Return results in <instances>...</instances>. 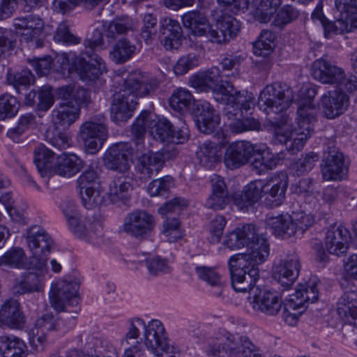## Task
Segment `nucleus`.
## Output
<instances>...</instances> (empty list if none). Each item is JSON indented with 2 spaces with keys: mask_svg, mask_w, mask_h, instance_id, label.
I'll return each mask as SVG.
<instances>
[{
  "mask_svg": "<svg viewBox=\"0 0 357 357\" xmlns=\"http://www.w3.org/2000/svg\"><path fill=\"white\" fill-rule=\"evenodd\" d=\"M224 244L231 250L246 247L251 250L233 255L229 260L234 289L237 292L252 294L251 303L255 310L269 316L277 314L282 307L278 296L268 290L254 289L259 277L258 266L264 263L270 254L269 244L264 235L255 225L247 224L230 232Z\"/></svg>",
  "mask_w": 357,
  "mask_h": 357,
  "instance_id": "nucleus-1",
  "label": "nucleus"
},
{
  "mask_svg": "<svg viewBox=\"0 0 357 357\" xmlns=\"http://www.w3.org/2000/svg\"><path fill=\"white\" fill-rule=\"evenodd\" d=\"M159 85L154 77H147L140 71H135L124 80L123 89L114 95L110 114L112 119L116 122L128 121L138 104L137 97L150 96Z\"/></svg>",
  "mask_w": 357,
  "mask_h": 357,
  "instance_id": "nucleus-2",
  "label": "nucleus"
},
{
  "mask_svg": "<svg viewBox=\"0 0 357 357\" xmlns=\"http://www.w3.org/2000/svg\"><path fill=\"white\" fill-rule=\"evenodd\" d=\"M146 130L161 142L183 144L188 137V128L184 123L178 127L167 119H160L153 113L143 111L131 127L137 153L144 151V138Z\"/></svg>",
  "mask_w": 357,
  "mask_h": 357,
  "instance_id": "nucleus-3",
  "label": "nucleus"
},
{
  "mask_svg": "<svg viewBox=\"0 0 357 357\" xmlns=\"http://www.w3.org/2000/svg\"><path fill=\"white\" fill-rule=\"evenodd\" d=\"M182 21L192 34L204 36L208 41L218 44L236 37L241 30L240 22L229 15L220 16L216 21L215 29H213L206 17L197 10L185 13Z\"/></svg>",
  "mask_w": 357,
  "mask_h": 357,
  "instance_id": "nucleus-4",
  "label": "nucleus"
},
{
  "mask_svg": "<svg viewBox=\"0 0 357 357\" xmlns=\"http://www.w3.org/2000/svg\"><path fill=\"white\" fill-rule=\"evenodd\" d=\"M294 96L292 89L285 84L275 82L267 85L259 97V106L269 117L265 126L270 128L274 126H286L289 116L284 111L290 107Z\"/></svg>",
  "mask_w": 357,
  "mask_h": 357,
  "instance_id": "nucleus-5",
  "label": "nucleus"
},
{
  "mask_svg": "<svg viewBox=\"0 0 357 357\" xmlns=\"http://www.w3.org/2000/svg\"><path fill=\"white\" fill-rule=\"evenodd\" d=\"M90 91L84 87L72 85L59 87L56 96L60 102L52 111V121L54 125L69 127L79 117L81 107L91 102Z\"/></svg>",
  "mask_w": 357,
  "mask_h": 357,
  "instance_id": "nucleus-6",
  "label": "nucleus"
},
{
  "mask_svg": "<svg viewBox=\"0 0 357 357\" xmlns=\"http://www.w3.org/2000/svg\"><path fill=\"white\" fill-rule=\"evenodd\" d=\"M104 45L103 33L99 29H95L90 38L84 40V45L89 48L82 55L75 56L70 63V70L78 75L85 82H94L106 72L103 59L93 50Z\"/></svg>",
  "mask_w": 357,
  "mask_h": 357,
  "instance_id": "nucleus-7",
  "label": "nucleus"
},
{
  "mask_svg": "<svg viewBox=\"0 0 357 357\" xmlns=\"http://www.w3.org/2000/svg\"><path fill=\"white\" fill-rule=\"evenodd\" d=\"M141 328L145 329L144 344L148 349L157 356H162L163 353H169L170 347L167 342L165 328L158 320H153L147 326L140 319L131 320L130 328L126 333V340L138 337Z\"/></svg>",
  "mask_w": 357,
  "mask_h": 357,
  "instance_id": "nucleus-8",
  "label": "nucleus"
},
{
  "mask_svg": "<svg viewBox=\"0 0 357 357\" xmlns=\"http://www.w3.org/2000/svg\"><path fill=\"white\" fill-rule=\"evenodd\" d=\"M216 100L225 105V116L234 120L243 117V110L247 112L250 109L255 98L252 93L238 91L231 84H227V87L218 89Z\"/></svg>",
  "mask_w": 357,
  "mask_h": 357,
  "instance_id": "nucleus-9",
  "label": "nucleus"
},
{
  "mask_svg": "<svg viewBox=\"0 0 357 357\" xmlns=\"http://www.w3.org/2000/svg\"><path fill=\"white\" fill-rule=\"evenodd\" d=\"M212 350L215 357H263L259 349L246 336L229 334Z\"/></svg>",
  "mask_w": 357,
  "mask_h": 357,
  "instance_id": "nucleus-10",
  "label": "nucleus"
},
{
  "mask_svg": "<svg viewBox=\"0 0 357 357\" xmlns=\"http://www.w3.org/2000/svg\"><path fill=\"white\" fill-rule=\"evenodd\" d=\"M155 225V218L151 213L137 209L125 217L122 231L137 240H144L152 232Z\"/></svg>",
  "mask_w": 357,
  "mask_h": 357,
  "instance_id": "nucleus-11",
  "label": "nucleus"
},
{
  "mask_svg": "<svg viewBox=\"0 0 357 357\" xmlns=\"http://www.w3.org/2000/svg\"><path fill=\"white\" fill-rule=\"evenodd\" d=\"M105 118L101 116L98 119H91L80 127V137L89 153L94 154L102 146L107 137Z\"/></svg>",
  "mask_w": 357,
  "mask_h": 357,
  "instance_id": "nucleus-12",
  "label": "nucleus"
},
{
  "mask_svg": "<svg viewBox=\"0 0 357 357\" xmlns=\"http://www.w3.org/2000/svg\"><path fill=\"white\" fill-rule=\"evenodd\" d=\"M264 151L248 141H237L227 147L224 162L228 169H235L246 164L254 155H261Z\"/></svg>",
  "mask_w": 357,
  "mask_h": 357,
  "instance_id": "nucleus-13",
  "label": "nucleus"
},
{
  "mask_svg": "<svg viewBox=\"0 0 357 357\" xmlns=\"http://www.w3.org/2000/svg\"><path fill=\"white\" fill-rule=\"evenodd\" d=\"M79 284L76 282L59 281L50 290L52 306L58 312L65 311L68 305H77Z\"/></svg>",
  "mask_w": 357,
  "mask_h": 357,
  "instance_id": "nucleus-14",
  "label": "nucleus"
},
{
  "mask_svg": "<svg viewBox=\"0 0 357 357\" xmlns=\"http://www.w3.org/2000/svg\"><path fill=\"white\" fill-rule=\"evenodd\" d=\"M133 155L134 149L129 142L116 143L105 152L104 164L110 170L125 174L130 169Z\"/></svg>",
  "mask_w": 357,
  "mask_h": 357,
  "instance_id": "nucleus-15",
  "label": "nucleus"
},
{
  "mask_svg": "<svg viewBox=\"0 0 357 357\" xmlns=\"http://www.w3.org/2000/svg\"><path fill=\"white\" fill-rule=\"evenodd\" d=\"M15 28L22 30V41L30 43L33 48H40L43 46V40L40 37L43 32V22L36 15H28L15 19Z\"/></svg>",
  "mask_w": 357,
  "mask_h": 357,
  "instance_id": "nucleus-16",
  "label": "nucleus"
},
{
  "mask_svg": "<svg viewBox=\"0 0 357 357\" xmlns=\"http://www.w3.org/2000/svg\"><path fill=\"white\" fill-rule=\"evenodd\" d=\"M218 139V142L205 141L200 144L197 156L202 165L211 168L216 162L220 160L222 149L228 142L227 135L223 132H217L214 135Z\"/></svg>",
  "mask_w": 357,
  "mask_h": 357,
  "instance_id": "nucleus-17",
  "label": "nucleus"
},
{
  "mask_svg": "<svg viewBox=\"0 0 357 357\" xmlns=\"http://www.w3.org/2000/svg\"><path fill=\"white\" fill-rule=\"evenodd\" d=\"M300 260L297 255L292 254L280 260L274 266L273 278L282 286L289 287L299 275Z\"/></svg>",
  "mask_w": 357,
  "mask_h": 357,
  "instance_id": "nucleus-18",
  "label": "nucleus"
},
{
  "mask_svg": "<svg viewBox=\"0 0 357 357\" xmlns=\"http://www.w3.org/2000/svg\"><path fill=\"white\" fill-rule=\"evenodd\" d=\"M311 71L313 77L323 84H337L344 77L343 68L324 59L315 60Z\"/></svg>",
  "mask_w": 357,
  "mask_h": 357,
  "instance_id": "nucleus-19",
  "label": "nucleus"
},
{
  "mask_svg": "<svg viewBox=\"0 0 357 357\" xmlns=\"http://www.w3.org/2000/svg\"><path fill=\"white\" fill-rule=\"evenodd\" d=\"M324 165L321 167L322 176L324 180H340L347 172L342 153L335 149H330L324 153Z\"/></svg>",
  "mask_w": 357,
  "mask_h": 357,
  "instance_id": "nucleus-20",
  "label": "nucleus"
},
{
  "mask_svg": "<svg viewBox=\"0 0 357 357\" xmlns=\"http://www.w3.org/2000/svg\"><path fill=\"white\" fill-rule=\"evenodd\" d=\"M159 38L166 50H178L184 38L179 22L171 18L164 19L161 22Z\"/></svg>",
  "mask_w": 357,
  "mask_h": 357,
  "instance_id": "nucleus-21",
  "label": "nucleus"
},
{
  "mask_svg": "<svg viewBox=\"0 0 357 357\" xmlns=\"http://www.w3.org/2000/svg\"><path fill=\"white\" fill-rule=\"evenodd\" d=\"M284 126H274L273 140L275 143L284 144L289 153L294 155L301 151L310 137L297 130H284Z\"/></svg>",
  "mask_w": 357,
  "mask_h": 357,
  "instance_id": "nucleus-22",
  "label": "nucleus"
},
{
  "mask_svg": "<svg viewBox=\"0 0 357 357\" xmlns=\"http://www.w3.org/2000/svg\"><path fill=\"white\" fill-rule=\"evenodd\" d=\"M349 103V96L343 91H328L321 98L322 112L327 119H335L347 109Z\"/></svg>",
  "mask_w": 357,
  "mask_h": 357,
  "instance_id": "nucleus-23",
  "label": "nucleus"
},
{
  "mask_svg": "<svg viewBox=\"0 0 357 357\" xmlns=\"http://www.w3.org/2000/svg\"><path fill=\"white\" fill-rule=\"evenodd\" d=\"M199 112L195 120V123L199 130L205 134H212L222 132L219 129L220 115L208 102H203L197 106Z\"/></svg>",
  "mask_w": 357,
  "mask_h": 357,
  "instance_id": "nucleus-24",
  "label": "nucleus"
},
{
  "mask_svg": "<svg viewBox=\"0 0 357 357\" xmlns=\"http://www.w3.org/2000/svg\"><path fill=\"white\" fill-rule=\"evenodd\" d=\"M269 185L265 183L263 180H255L250 182L239 195L234 197V203L241 211H247L249 207L253 206L261 198L265 188Z\"/></svg>",
  "mask_w": 357,
  "mask_h": 357,
  "instance_id": "nucleus-25",
  "label": "nucleus"
},
{
  "mask_svg": "<svg viewBox=\"0 0 357 357\" xmlns=\"http://www.w3.org/2000/svg\"><path fill=\"white\" fill-rule=\"evenodd\" d=\"M351 238L349 231L343 227H331L326 236L325 246L327 251L335 255L345 253Z\"/></svg>",
  "mask_w": 357,
  "mask_h": 357,
  "instance_id": "nucleus-26",
  "label": "nucleus"
},
{
  "mask_svg": "<svg viewBox=\"0 0 357 357\" xmlns=\"http://www.w3.org/2000/svg\"><path fill=\"white\" fill-rule=\"evenodd\" d=\"M317 113L316 106L312 100L304 101L297 109L296 120L298 127L294 130H299L301 133L310 137L314 132Z\"/></svg>",
  "mask_w": 357,
  "mask_h": 357,
  "instance_id": "nucleus-27",
  "label": "nucleus"
},
{
  "mask_svg": "<svg viewBox=\"0 0 357 357\" xmlns=\"http://www.w3.org/2000/svg\"><path fill=\"white\" fill-rule=\"evenodd\" d=\"M164 154L160 152L148 151L138 156L137 169L142 178H150L163 167Z\"/></svg>",
  "mask_w": 357,
  "mask_h": 357,
  "instance_id": "nucleus-28",
  "label": "nucleus"
},
{
  "mask_svg": "<svg viewBox=\"0 0 357 357\" xmlns=\"http://www.w3.org/2000/svg\"><path fill=\"white\" fill-rule=\"evenodd\" d=\"M264 189L265 195L264 204L267 207L273 208L279 206L284 202L285 192L287 188V176L282 174L281 177L275 178L272 184Z\"/></svg>",
  "mask_w": 357,
  "mask_h": 357,
  "instance_id": "nucleus-29",
  "label": "nucleus"
},
{
  "mask_svg": "<svg viewBox=\"0 0 357 357\" xmlns=\"http://www.w3.org/2000/svg\"><path fill=\"white\" fill-rule=\"evenodd\" d=\"M0 321L10 328H20L24 324V317L20 303L14 299L7 300L0 308Z\"/></svg>",
  "mask_w": 357,
  "mask_h": 357,
  "instance_id": "nucleus-30",
  "label": "nucleus"
},
{
  "mask_svg": "<svg viewBox=\"0 0 357 357\" xmlns=\"http://www.w3.org/2000/svg\"><path fill=\"white\" fill-rule=\"evenodd\" d=\"M337 311L346 322L357 327V291L345 292L339 299Z\"/></svg>",
  "mask_w": 357,
  "mask_h": 357,
  "instance_id": "nucleus-31",
  "label": "nucleus"
},
{
  "mask_svg": "<svg viewBox=\"0 0 357 357\" xmlns=\"http://www.w3.org/2000/svg\"><path fill=\"white\" fill-rule=\"evenodd\" d=\"M82 168L83 162L75 154H63L58 158L53 172L61 176L71 177Z\"/></svg>",
  "mask_w": 357,
  "mask_h": 357,
  "instance_id": "nucleus-32",
  "label": "nucleus"
},
{
  "mask_svg": "<svg viewBox=\"0 0 357 357\" xmlns=\"http://www.w3.org/2000/svg\"><path fill=\"white\" fill-rule=\"evenodd\" d=\"M268 225L277 237L286 239L296 234V226L292 222L291 215L288 213L269 218Z\"/></svg>",
  "mask_w": 357,
  "mask_h": 357,
  "instance_id": "nucleus-33",
  "label": "nucleus"
},
{
  "mask_svg": "<svg viewBox=\"0 0 357 357\" xmlns=\"http://www.w3.org/2000/svg\"><path fill=\"white\" fill-rule=\"evenodd\" d=\"M319 291L314 283L299 284L295 294L290 296L289 307L294 309L303 307L305 303H313L318 300Z\"/></svg>",
  "mask_w": 357,
  "mask_h": 357,
  "instance_id": "nucleus-34",
  "label": "nucleus"
},
{
  "mask_svg": "<svg viewBox=\"0 0 357 357\" xmlns=\"http://www.w3.org/2000/svg\"><path fill=\"white\" fill-rule=\"evenodd\" d=\"M0 355L2 357H26L27 347L15 336H0Z\"/></svg>",
  "mask_w": 357,
  "mask_h": 357,
  "instance_id": "nucleus-35",
  "label": "nucleus"
},
{
  "mask_svg": "<svg viewBox=\"0 0 357 357\" xmlns=\"http://www.w3.org/2000/svg\"><path fill=\"white\" fill-rule=\"evenodd\" d=\"M134 23L131 17L128 15L116 17L108 23L105 22L103 30L107 38L115 40L121 35L126 34L129 31H132Z\"/></svg>",
  "mask_w": 357,
  "mask_h": 357,
  "instance_id": "nucleus-36",
  "label": "nucleus"
},
{
  "mask_svg": "<svg viewBox=\"0 0 357 357\" xmlns=\"http://www.w3.org/2000/svg\"><path fill=\"white\" fill-rule=\"evenodd\" d=\"M132 185L121 176L115 177L109 184L108 197L112 203L125 204L130 199Z\"/></svg>",
  "mask_w": 357,
  "mask_h": 357,
  "instance_id": "nucleus-37",
  "label": "nucleus"
},
{
  "mask_svg": "<svg viewBox=\"0 0 357 357\" xmlns=\"http://www.w3.org/2000/svg\"><path fill=\"white\" fill-rule=\"evenodd\" d=\"M137 50V46L132 42L122 38L113 45L109 54L115 63L123 64L135 56Z\"/></svg>",
  "mask_w": 357,
  "mask_h": 357,
  "instance_id": "nucleus-38",
  "label": "nucleus"
},
{
  "mask_svg": "<svg viewBox=\"0 0 357 357\" xmlns=\"http://www.w3.org/2000/svg\"><path fill=\"white\" fill-rule=\"evenodd\" d=\"M54 160V153L44 145L40 144L34 150V162L40 175L44 177L53 172L52 163Z\"/></svg>",
  "mask_w": 357,
  "mask_h": 357,
  "instance_id": "nucleus-39",
  "label": "nucleus"
},
{
  "mask_svg": "<svg viewBox=\"0 0 357 357\" xmlns=\"http://www.w3.org/2000/svg\"><path fill=\"white\" fill-rule=\"evenodd\" d=\"M74 234L80 238L90 237L91 234H100L102 231V222L94 218L93 215H87L84 221H79L77 218V222L70 227Z\"/></svg>",
  "mask_w": 357,
  "mask_h": 357,
  "instance_id": "nucleus-40",
  "label": "nucleus"
},
{
  "mask_svg": "<svg viewBox=\"0 0 357 357\" xmlns=\"http://www.w3.org/2000/svg\"><path fill=\"white\" fill-rule=\"evenodd\" d=\"M195 104V99L190 91L183 89H177L169 98V105L179 113H187Z\"/></svg>",
  "mask_w": 357,
  "mask_h": 357,
  "instance_id": "nucleus-41",
  "label": "nucleus"
},
{
  "mask_svg": "<svg viewBox=\"0 0 357 357\" xmlns=\"http://www.w3.org/2000/svg\"><path fill=\"white\" fill-rule=\"evenodd\" d=\"M43 287L42 278L36 273H30L26 280H16L13 287V292L15 295H22L31 291H39Z\"/></svg>",
  "mask_w": 357,
  "mask_h": 357,
  "instance_id": "nucleus-42",
  "label": "nucleus"
},
{
  "mask_svg": "<svg viewBox=\"0 0 357 357\" xmlns=\"http://www.w3.org/2000/svg\"><path fill=\"white\" fill-rule=\"evenodd\" d=\"M273 33L267 30L261 31L258 40L253 44V52L257 56L266 57L273 50L274 47Z\"/></svg>",
  "mask_w": 357,
  "mask_h": 357,
  "instance_id": "nucleus-43",
  "label": "nucleus"
},
{
  "mask_svg": "<svg viewBox=\"0 0 357 357\" xmlns=\"http://www.w3.org/2000/svg\"><path fill=\"white\" fill-rule=\"evenodd\" d=\"M26 255L22 248H13L0 258V264L22 268L26 266Z\"/></svg>",
  "mask_w": 357,
  "mask_h": 357,
  "instance_id": "nucleus-44",
  "label": "nucleus"
},
{
  "mask_svg": "<svg viewBox=\"0 0 357 357\" xmlns=\"http://www.w3.org/2000/svg\"><path fill=\"white\" fill-rule=\"evenodd\" d=\"M19 108L20 103L13 96L5 93L0 96V120L15 116Z\"/></svg>",
  "mask_w": 357,
  "mask_h": 357,
  "instance_id": "nucleus-45",
  "label": "nucleus"
},
{
  "mask_svg": "<svg viewBox=\"0 0 357 357\" xmlns=\"http://www.w3.org/2000/svg\"><path fill=\"white\" fill-rule=\"evenodd\" d=\"M8 82L13 85L17 93H20V87H27L34 82V76L29 69H23L15 73H8Z\"/></svg>",
  "mask_w": 357,
  "mask_h": 357,
  "instance_id": "nucleus-46",
  "label": "nucleus"
},
{
  "mask_svg": "<svg viewBox=\"0 0 357 357\" xmlns=\"http://www.w3.org/2000/svg\"><path fill=\"white\" fill-rule=\"evenodd\" d=\"M195 271L201 280L212 287H222L225 284L222 275L215 268L197 266Z\"/></svg>",
  "mask_w": 357,
  "mask_h": 357,
  "instance_id": "nucleus-47",
  "label": "nucleus"
},
{
  "mask_svg": "<svg viewBox=\"0 0 357 357\" xmlns=\"http://www.w3.org/2000/svg\"><path fill=\"white\" fill-rule=\"evenodd\" d=\"M49 234L40 227L32 226L27 232L26 242L33 255H38L40 243L45 239Z\"/></svg>",
  "mask_w": 357,
  "mask_h": 357,
  "instance_id": "nucleus-48",
  "label": "nucleus"
},
{
  "mask_svg": "<svg viewBox=\"0 0 357 357\" xmlns=\"http://www.w3.org/2000/svg\"><path fill=\"white\" fill-rule=\"evenodd\" d=\"M55 41L61 42L67 45H76L81 43V38L72 33L66 21L61 22L54 36Z\"/></svg>",
  "mask_w": 357,
  "mask_h": 357,
  "instance_id": "nucleus-49",
  "label": "nucleus"
},
{
  "mask_svg": "<svg viewBox=\"0 0 357 357\" xmlns=\"http://www.w3.org/2000/svg\"><path fill=\"white\" fill-rule=\"evenodd\" d=\"M299 11L290 5L282 7L277 13L275 19L276 26L283 28L288 24L295 21L299 16Z\"/></svg>",
  "mask_w": 357,
  "mask_h": 357,
  "instance_id": "nucleus-50",
  "label": "nucleus"
},
{
  "mask_svg": "<svg viewBox=\"0 0 357 357\" xmlns=\"http://www.w3.org/2000/svg\"><path fill=\"white\" fill-rule=\"evenodd\" d=\"M172 183V178L169 176L155 179L148 185L149 194L153 196H162L168 192Z\"/></svg>",
  "mask_w": 357,
  "mask_h": 357,
  "instance_id": "nucleus-51",
  "label": "nucleus"
},
{
  "mask_svg": "<svg viewBox=\"0 0 357 357\" xmlns=\"http://www.w3.org/2000/svg\"><path fill=\"white\" fill-rule=\"evenodd\" d=\"M229 124L233 132L241 133L247 130H259L261 129L260 122L254 118H246L241 119L238 118Z\"/></svg>",
  "mask_w": 357,
  "mask_h": 357,
  "instance_id": "nucleus-52",
  "label": "nucleus"
},
{
  "mask_svg": "<svg viewBox=\"0 0 357 357\" xmlns=\"http://www.w3.org/2000/svg\"><path fill=\"white\" fill-rule=\"evenodd\" d=\"M46 139L50 145L58 150H65L70 146V139L68 135L63 132H59L58 130L48 132Z\"/></svg>",
  "mask_w": 357,
  "mask_h": 357,
  "instance_id": "nucleus-53",
  "label": "nucleus"
},
{
  "mask_svg": "<svg viewBox=\"0 0 357 357\" xmlns=\"http://www.w3.org/2000/svg\"><path fill=\"white\" fill-rule=\"evenodd\" d=\"M198 65V58L193 54L181 56L174 67L176 75H183Z\"/></svg>",
  "mask_w": 357,
  "mask_h": 357,
  "instance_id": "nucleus-54",
  "label": "nucleus"
},
{
  "mask_svg": "<svg viewBox=\"0 0 357 357\" xmlns=\"http://www.w3.org/2000/svg\"><path fill=\"white\" fill-rule=\"evenodd\" d=\"M291 215L292 222L296 226V233L300 231L303 234L314 222V218L312 215L303 211L294 213Z\"/></svg>",
  "mask_w": 357,
  "mask_h": 357,
  "instance_id": "nucleus-55",
  "label": "nucleus"
},
{
  "mask_svg": "<svg viewBox=\"0 0 357 357\" xmlns=\"http://www.w3.org/2000/svg\"><path fill=\"white\" fill-rule=\"evenodd\" d=\"M202 73L204 76V78L206 79V82L209 85L211 90L215 95V99L217 100V92L218 91V89L221 87H227V84L230 83L226 82L225 85L219 84L221 81L220 71L219 68L216 67H213Z\"/></svg>",
  "mask_w": 357,
  "mask_h": 357,
  "instance_id": "nucleus-56",
  "label": "nucleus"
},
{
  "mask_svg": "<svg viewBox=\"0 0 357 357\" xmlns=\"http://www.w3.org/2000/svg\"><path fill=\"white\" fill-rule=\"evenodd\" d=\"M180 222L176 218L167 219L163 223V234L167 240L173 243L182 236L179 229Z\"/></svg>",
  "mask_w": 357,
  "mask_h": 357,
  "instance_id": "nucleus-57",
  "label": "nucleus"
},
{
  "mask_svg": "<svg viewBox=\"0 0 357 357\" xmlns=\"http://www.w3.org/2000/svg\"><path fill=\"white\" fill-rule=\"evenodd\" d=\"M37 110L47 112L54 103V98L50 86H44L38 91Z\"/></svg>",
  "mask_w": 357,
  "mask_h": 357,
  "instance_id": "nucleus-58",
  "label": "nucleus"
},
{
  "mask_svg": "<svg viewBox=\"0 0 357 357\" xmlns=\"http://www.w3.org/2000/svg\"><path fill=\"white\" fill-rule=\"evenodd\" d=\"M230 201V197L211 192L205 202L204 206L207 208L214 211L223 210L229 204Z\"/></svg>",
  "mask_w": 357,
  "mask_h": 357,
  "instance_id": "nucleus-59",
  "label": "nucleus"
},
{
  "mask_svg": "<svg viewBox=\"0 0 357 357\" xmlns=\"http://www.w3.org/2000/svg\"><path fill=\"white\" fill-rule=\"evenodd\" d=\"M318 160L319 155L314 152L306 154L303 158H300L295 164L296 172L298 174H302L310 171Z\"/></svg>",
  "mask_w": 357,
  "mask_h": 357,
  "instance_id": "nucleus-60",
  "label": "nucleus"
},
{
  "mask_svg": "<svg viewBox=\"0 0 357 357\" xmlns=\"http://www.w3.org/2000/svg\"><path fill=\"white\" fill-rule=\"evenodd\" d=\"M188 202L181 197H175L171 201L165 203L159 208L158 212L161 215H167L169 213L180 211L183 208L186 207Z\"/></svg>",
  "mask_w": 357,
  "mask_h": 357,
  "instance_id": "nucleus-61",
  "label": "nucleus"
},
{
  "mask_svg": "<svg viewBox=\"0 0 357 357\" xmlns=\"http://www.w3.org/2000/svg\"><path fill=\"white\" fill-rule=\"evenodd\" d=\"M99 176L97 172L93 168L86 169L77 178L79 188L93 186L98 183Z\"/></svg>",
  "mask_w": 357,
  "mask_h": 357,
  "instance_id": "nucleus-62",
  "label": "nucleus"
},
{
  "mask_svg": "<svg viewBox=\"0 0 357 357\" xmlns=\"http://www.w3.org/2000/svg\"><path fill=\"white\" fill-rule=\"evenodd\" d=\"M33 62V66L39 76L47 75L52 66L53 59L50 56L43 58H35Z\"/></svg>",
  "mask_w": 357,
  "mask_h": 357,
  "instance_id": "nucleus-63",
  "label": "nucleus"
},
{
  "mask_svg": "<svg viewBox=\"0 0 357 357\" xmlns=\"http://www.w3.org/2000/svg\"><path fill=\"white\" fill-rule=\"evenodd\" d=\"M226 219L222 215H216L210 224V231L213 234L212 240L218 242L222 235L226 225Z\"/></svg>",
  "mask_w": 357,
  "mask_h": 357,
  "instance_id": "nucleus-64",
  "label": "nucleus"
}]
</instances>
